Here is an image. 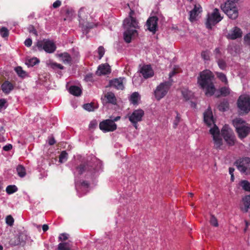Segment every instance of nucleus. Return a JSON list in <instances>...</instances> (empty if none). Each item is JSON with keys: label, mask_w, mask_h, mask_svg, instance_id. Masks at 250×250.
Segmentation results:
<instances>
[{"label": "nucleus", "mask_w": 250, "mask_h": 250, "mask_svg": "<svg viewBox=\"0 0 250 250\" xmlns=\"http://www.w3.org/2000/svg\"><path fill=\"white\" fill-rule=\"evenodd\" d=\"M228 52L232 56H236L239 53L240 48L239 46L235 44H230L228 48Z\"/></svg>", "instance_id": "nucleus-22"}, {"label": "nucleus", "mask_w": 250, "mask_h": 250, "mask_svg": "<svg viewBox=\"0 0 250 250\" xmlns=\"http://www.w3.org/2000/svg\"><path fill=\"white\" fill-rule=\"evenodd\" d=\"M18 190V188L15 185H9L6 189V192L9 194H12Z\"/></svg>", "instance_id": "nucleus-33"}, {"label": "nucleus", "mask_w": 250, "mask_h": 250, "mask_svg": "<svg viewBox=\"0 0 250 250\" xmlns=\"http://www.w3.org/2000/svg\"><path fill=\"white\" fill-rule=\"evenodd\" d=\"M81 185H82V186H84V187H88V186H89L88 183L87 181H83Z\"/></svg>", "instance_id": "nucleus-64"}, {"label": "nucleus", "mask_w": 250, "mask_h": 250, "mask_svg": "<svg viewBox=\"0 0 250 250\" xmlns=\"http://www.w3.org/2000/svg\"><path fill=\"white\" fill-rule=\"evenodd\" d=\"M182 95L184 98L186 100H189L193 96L192 93L187 89H184L182 91Z\"/></svg>", "instance_id": "nucleus-30"}, {"label": "nucleus", "mask_w": 250, "mask_h": 250, "mask_svg": "<svg viewBox=\"0 0 250 250\" xmlns=\"http://www.w3.org/2000/svg\"><path fill=\"white\" fill-rule=\"evenodd\" d=\"M79 169V173L80 174H82L83 172L86 170H91L92 168L94 169L93 166L91 165V163H87L86 164L81 165L77 167Z\"/></svg>", "instance_id": "nucleus-23"}, {"label": "nucleus", "mask_w": 250, "mask_h": 250, "mask_svg": "<svg viewBox=\"0 0 250 250\" xmlns=\"http://www.w3.org/2000/svg\"><path fill=\"white\" fill-rule=\"evenodd\" d=\"M202 11V7L200 5H195L193 10L190 12L189 20L193 22L197 20L200 14Z\"/></svg>", "instance_id": "nucleus-18"}, {"label": "nucleus", "mask_w": 250, "mask_h": 250, "mask_svg": "<svg viewBox=\"0 0 250 250\" xmlns=\"http://www.w3.org/2000/svg\"><path fill=\"white\" fill-rule=\"evenodd\" d=\"M69 155V154L66 151H62L61 152V154H60V155L59 156L63 157V156H66L67 155Z\"/></svg>", "instance_id": "nucleus-63"}, {"label": "nucleus", "mask_w": 250, "mask_h": 250, "mask_svg": "<svg viewBox=\"0 0 250 250\" xmlns=\"http://www.w3.org/2000/svg\"><path fill=\"white\" fill-rule=\"evenodd\" d=\"M61 3L62 2L60 0H57L53 3V7L54 8H57L61 6Z\"/></svg>", "instance_id": "nucleus-54"}, {"label": "nucleus", "mask_w": 250, "mask_h": 250, "mask_svg": "<svg viewBox=\"0 0 250 250\" xmlns=\"http://www.w3.org/2000/svg\"><path fill=\"white\" fill-rule=\"evenodd\" d=\"M69 92L74 96H79L81 94L82 90L79 87L73 85L69 87Z\"/></svg>", "instance_id": "nucleus-25"}, {"label": "nucleus", "mask_w": 250, "mask_h": 250, "mask_svg": "<svg viewBox=\"0 0 250 250\" xmlns=\"http://www.w3.org/2000/svg\"><path fill=\"white\" fill-rule=\"evenodd\" d=\"M67 157H58V163L59 165L62 164L67 161Z\"/></svg>", "instance_id": "nucleus-57"}, {"label": "nucleus", "mask_w": 250, "mask_h": 250, "mask_svg": "<svg viewBox=\"0 0 250 250\" xmlns=\"http://www.w3.org/2000/svg\"><path fill=\"white\" fill-rule=\"evenodd\" d=\"M157 21L158 19L156 17L149 18L146 21L147 29L154 33L157 28Z\"/></svg>", "instance_id": "nucleus-17"}, {"label": "nucleus", "mask_w": 250, "mask_h": 250, "mask_svg": "<svg viewBox=\"0 0 250 250\" xmlns=\"http://www.w3.org/2000/svg\"><path fill=\"white\" fill-rule=\"evenodd\" d=\"M28 30L30 32L33 33L34 34L36 35V31L32 26H30L28 28Z\"/></svg>", "instance_id": "nucleus-61"}, {"label": "nucleus", "mask_w": 250, "mask_h": 250, "mask_svg": "<svg viewBox=\"0 0 250 250\" xmlns=\"http://www.w3.org/2000/svg\"><path fill=\"white\" fill-rule=\"evenodd\" d=\"M85 80L86 81H92L93 80L92 75H87L85 78Z\"/></svg>", "instance_id": "nucleus-60"}, {"label": "nucleus", "mask_w": 250, "mask_h": 250, "mask_svg": "<svg viewBox=\"0 0 250 250\" xmlns=\"http://www.w3.org/2000/svg\"><path fill=\"white\" fill-rule=\"evenodd\" d=\"M99 54V59H101L104 54L105 50L103 46H100L97 50Z\"/></svg>", "instance_id": "nucleus-46"}, {"label": "nucleus", "mask_w": 250, "mask_h": 250, "mask_svg": "<svg viewBox=\"0 0 250 250\" xmlns=\"http://www.w3.org/2000/svg\"><path fill=\"white\" fill-rule=\"evenodd\" d=\"M110 66L107 63H104L100 65L96 71V74L101 76L102 75H106L110 72Z\"/></svg>", "instance_id": "nucleus-20"}, {"label": "nucleus", "mask_w": 250, "mask_h": 250, "mask_svg": "<svg viewBox=\"0 0 250 250\" xmlns=\"http://www.w3.org/2000/svg\"><path fill=\"white\" fill-rule=\"evenodd\" d=\"M12 146L11 145L8 144L7 145L5 146L3 148L5 151H8L12 148Z\"/></svg>", "instance_id": "nucleus-58"}, {"label": "nucleus", "mask_w": 250, "mask_h": 250, "mask_svg": "<svg viewBox=\"0 0 250 250\" xmlns=\"http://www.w3.org/2000/svg\"><path fill=\"white\" fill-rule=\"evenodd\" d=\"M214 76L212 72L206 70L200 73L198 78V83L201 87L205 90L207 96H212L215 93L216 89L213 83Z\"/></svg>", "instance_id": "nucleus-2"}, {"label": "nucleus", "mask_w": 250, "mask_h": 250, "mask_svg": "<svg viewBox=\"0 0 250 250\" xmlns=\"http://www.w3.org/2000/svg\"><path fill=\"white\" fill-rule=\"evenodd\" d=\"M201 55L204 60L208 61L209 59V53L207 51L203 52Z\"/></svg>", "instance_id": "nucleus-53"}, {"label": "nucleus", "mask_w": 250, "mask_h": 250, "mask_svg": "<svg viewBox=\"0 0 250 250\" xmlns=\"http://www.w3.org/2000/svg\"><path fill=\"white\" fill-rule=\"evenodd\" d=\"M204 119L205 123L210 127L209 132L213 137L215 145L217 147L220 146L222 144V139L218 127L214 124L212 113L210 108L204 112Z\"/></svg>", "instance_id": "nucleus-3"}, {"label": "nucleus", "mask_w": 250, "mask_h": 250, "mask_svg": "<svg viewBox=\"0 0 250 250\" xmlns=\"http://www.w3.org/2000/svg\"><path fill=\"white\" fill-rule=\"evenodd\" d=\"M171 83L169 82H165L160 83L157 86L154 91V95L156 99L160 101L168 93Z\"/></svg>", "instance_id": "nucleus-7"}, {"label": "nucleus", "mask_w": 250, "mask_h": 250, "mask_svg": "<svg viewBox=\"0 0 250 250\" xmlns=\"http://www.w3.org/2000/svg\"><path fill=\"white\" fill-rule=\"evenodd\" d=\"M47 141L50 146L54 145L56 143V141L52 136H49Z\"/></svg>", "instance_id": "nucleus-52"}, {"label": "nucleus", "mask_w": 250, "mask_h": 250, "mask_svg": "<svg viewBox=\"0 0 250 250\" xmlns=\"http://www.w3.org/2000/svg\"><path fill=\"white\" fill-rule=\"evenodd\" d=\"M60 58L64 63L69 64L71 62V58L67 53H63L59 55Z\"/></svg>", "instance_id": "nucleus-26"}, {"label": "nucleus", "mask_w": 250, "mask_h": 250, "mask_svg": "<svg viewBox=\"0 0 250 250\" xmlns=\"http://www.w3.org/2000/svg\"><path fill=\"white\" fill-rule=\"evenodd\" d=\"M83 107L85 110L88 111H92L94 110L93 106L91 104H84L83 105Z\"/></svg>", "instance_id": "nucleus-49"}, {"label": "nucleus", "mask_w": 250, "mask_h": 250, "mask_svg": "<svg viewBox=\"0 0 250 250\" xmlns=\"http://www.w3.org/2000/svg\"><path fill=\"white\" fill-rule=\"evenodd\" d=\"M233 124L240 138L246 137L250 132V125L241 118L233 120Z\"/></svg>", "instance_id": "nucleus-4"}, {"label": "nucleus", "mask_w": 250, "mask_h": 250, "mask_svg": "<svg viewBox=\"0 0 250 250\" xmlns=\"http://www.w3.org/2000/svg\"><path fill=\"white\" fill-rule=\"evenodd\" d=\"M133 13V11L131 10L129 13V17L125 19L123 22L125 29L124 38L127 43L130 42L132 39L137 36V29L139 27L136 19L132 17Z\"/></svg>", "instance_id": "nucleus-1"}, {"label": "nucleus", "mask_w": 250, "mask_h": 250, "mask_svg": "<svg viewBox=\"0 0 250 250\" xmlns=\"http://www.w3.org/2000/svg\"><path fill=\"white\" fill-rule=\"evenodd\" d=\"M32 41L30 38L27 39L24 42L25 45L27 47H30L32 45Z\"/></svg>", "instance_id": "nucleus-56"}, {"label": "nucleus", "mask_w": 250, "mask_h": 250, "mask_svg": "<svg viewBox=\"0 0 250 250\" xmlns=\"http://www.w3.org/2000/svg\"><path fill=\"white\" fill-rule=\"evenodd\" d=\"M217 63L219 68L222 70L225 69L227 66L226 62L220 58L217 59Z\"/></svg>", "instance_id": "nucleus-38"}, {"label": "nucleus", "mask_w": 250, "mask_h": 250, "mask_svg": "<svg viewBox=\"0 0 250 250\" xmlns=\"http://www.w3.org/2000/svg\"><path fill=\"white\" fill-rule=\"evenodd\" d=\"M125 81L124 78H119L113 79L110 81V85L119 90H123L124 88V83Z\"/></svg>", "instance_id": "nucleus-16"}, {"label": "nucleus", "mask_w": 250, "mask_h": 250, "mask_svg": "<svg viewBox=\"0 0 250 250\" xmlns=\"http://www.w3.org/2000/svg\"><path fill=\"white\" fill-rule=\"evenodd\" d=\"M176 116L173 121V127L176 128L180 121L181 117L180 114L176 112Z\"/></svg>", "instance_id": "nucleus-44"}, {"label": "nucleus", "mask_w": 250, "mask_h": 250, "mask_svg": "<svg viewBox=\"0 0 250 250\" xmlns=\"http://www.w3.org/2000/svg\"><path fill=\"white\" fill-rule=\"evenodd\" d=\"M78 16L80 24L82 26L83 28L85 29L93 27V25H90L89 23L85 21V20L88 16V12L85 8H82L80 9Z\"/></svg>", "instance_id": "nucleus-14"}, {"label": "nucleus", "mask_w": 250, "mask_h": 250, "mask_svg": "<svg viewBox=\"0 0 250 250\" xmlns=\"http://www.w3.org/2000/svg\"><path fill=\"white\" fill-rule=\"evenodd\" d=\"M61 241L66 240L67 239V234L66 233H62L59 237Z\"/></svg>", "instance_id": "nucleus-55"}, {"label": "nucleus", "mask_w": 250, "mask_h": 250, "mask_svg": "<svg viewBox=\"0 0 250 250\" xmlns=\"http://www.w3.org/2000/svg\"><path fill=\"white\" fill-rule=\"evenodd\" d=\"M210 223L214 227H218V223L216 218L213 215H211L210 219Z\"/></svg>", "instance_id": "nucleus-41"}, {"label": "nucleus", "mask_w": 250, "mask_h": 250, "mask_svg": "<svg viewBox=\"0 0 250 250\" xmlns=\"http://www.w3.org/2000/svg\"><path fill=\"white\" fill-rule=\"evenodd\" d=\"M222 19L218 9H214L213 11L211 13L208 14L206 25L207 28L211 29L212 26L219 22Z\"/></svg>", "instance_id": "nucleus-10"}, {"label": "nucleus", "mask_w": 250, "mask_h": 250, "mask_svg": "<svg viewBox=\"0 0 250 250\" xmlns=\"http://www.w3.org/2000/svg\"><path fill=\"white\" fill-rule=\"evenodd\" d=\"M10 243L11 245L16 246L21 244V241L20 240V237L15 236L10 240Z\"/></svg>", "instance_id": "nucleus-35"}, {"label": "nucleus", "mask_w": 250, "mask_h": 250, "mask_svg": "<svg viewBox=\"0 0 250 250\" xmlns=\"http://www.w3.org/2000/svg\"><path fill=\"white\" fill-rule=\"evenodd\" d=\"M242 34V31L240 28L234 26L228 31L226 37L228 39L234 40L241 38Z\"/></svg>", "instance_id": "nucleus-15"}, {"label": "nucleus", "mask_w": 250, "mask_h": 250, "mask_svg": "<svg viewBox=\"0 0 250 250\" xmlns=\"http://www.w3.org/2000/svg\"><path fill=\"white\" fill-rule=\"evenodd\" d=\"M36 46L39 50H44L46 52L51 53L55 51L56 47L54 43L48 40L38 41L36 43Z\"/></svg>", "instance_id": "nucleus-8"}, {"label": "nucleus", "mask_w": 250, "mask_h": 250, "mask_svg": "<svg viewBox=\"0 0 250 250\" xmlns=\"http://www.w3.org/2000/svg\"><path fill=\"white\" fill-rule=\"evenodd\" d=\"M15 70L19 76L21 77H25L26 76V72L23 71L21 67L18 66L15 68Z\"/></svg>", "instance_id": "nucleus-34"}, {"label": "nucleus", "mask_w": 250, "mask_h": 250, "mask_svg": "<svg viewBox=\"0 0 250 250\" xmlns=\"http://www.w3.org/2000/svg\"><path fill=\"white\" fill-rule=\"evenodd\" d=\"M39 60L36 58H33L26 61L25 63L28 66H33L39 62Z\"/></svg>", "instance_id": "nucleus-32"}, {"label": "nucleus", "mask_w": 250, "mask_h": 250, "mask_svg": "<svg viewBox=\"0 0 250 250\" xmlns=\"http://www.w3.org/2000/svg\"><path fill=\"white\" fill-rule=\"evenodd\" d=\"M140 72L145 79L152 77L154 72L150 65H144L141 68Z\"/></svg>", "instance_id": "nucleus-19"}, {"label": "nucleus", "mask_w": 250, "mask_h": 250, "mask_svg": "<svg viewBox=\"0 0 250 250\" xmlns=\"http://www.w3.org/2000/svg\"><path fill=\"white\" fill-rule=\"evenodd\" d=\"M244 207L241 208V210L244 212H247L250 206V194L243 198Z\"/></svg>", "instance_id": "nucleus-24"}, {"label": "nucleus", "mask_w": 250, "mask_h": 250, "mask_svg": "<svg viewBox=\"0 0 250 250\" xmlns=\"http://www.w3.org/2000/svg\"><path fill=\"white\" fill-rule=\"evenodd\" d=\"M50 66L52 68H59L60 69H62L63 68V67L62 65L59 63H57L56 62H52L50 63Z\"/></svg>", "instance_id": "nucleus-50"}, {"label": "nucleus", "mask_w": 250, "mask_h": 250, "mask_svg": "<svg viewBox=\"0 0 250 250\" xmlns=\"http://www.w3.org/2000/svg\"><path fill=\"white\" fill-rule=\"evenodd\" d=\"M14 88L13 85L8 81H5L1 85L2 91L5 94H9Z\"/></svg>", "instance_id": "nucleus-21"}, {"label": "nucleus", "mask_w": 250, "mask_h": 250, "mask_svg": "<svg viewBox=\"0 0 250 250\" xmlns=\"http://www.w3.org/2000/svg\"><path fill=\"white\" fill-rule=\"evenodd\" d=\"M240 185L243 189L246 191H250V183L247 180H242L240 183Z\"/></svg>", "instance_id": "nucleus-31"}, {"label": "nucleus", "mask_w": 250, "mask_h": 250, "mask_svg": "<svg viewBox=\"0 0 250 250\" xmlns=\"http://www.w3.org/2000/svg\"><path fill=\"white\" fill-rule=\"evenodd\" d=\"M42 228L43 231L44 232H45L48 229L49 227L47 225L44 224L42 226Z\"/></svg>", "instance_id": "nucleus-62"}, {"label": "nucleus", "mask_w": 250, "mask_h": 250, "mask_svg": "<svg viewBox=\"0 0 250 250\" xmlns=\"http://www.w3.org/2000/svg\"><path fill=\"white\" fill-rule=\"evenodd\" d=\"M144 116V111L142 109H138L134 110L133 112L128 116L130 122L133 124L134 126L137 128V123L142 120Z\"/></svg>", "instance_id": "nucleus-12"}, {"label": "nucleus", "mask_w": 250, "mask_h": 250, "mask_svg": "<svg viewBox=\"0 0 250 250\" xmlns=\"http://www.w3.org/2000/svg\"><path fill=\"white\" fill-rule=\"evenodd\" d=\"M221 133L224 140L229 146L234 144L235 138L232 130L228 125H225L222 129Z\"/></svg>", "instance_id": "nucleus-11"}, {"label": "nucleus", "mask_w": 250, "mask_h": 250, "mask_svg": "<svg viewBox=\"0 0 250 250\" xmlns=\"http://www.w3.org/2000/svg\"><path fill=\"white\" fill-rule=\"evenodd\" d=\"M6 100L4 99H1L0 100V111H1L6 108Z\"/></svg>", "instance_id": "nucleus-45"}, {"label": "nucleus", "mask_w": 250, "mask_h": 250, "mask_svg": "<svg viewBox=\"0 0 250 250\" xmlns=\"http://www.w3.org/2000/svg\"><path fill=\"white\" fill-rule=\"evenodd\" d=\"M0 33L1 36L4 38L6 37L9 35L8 30L5 27H2L0 30Z\"/></svg>", "instance_id": "nucleus-42"}, {"label": "nucleus", "mask_w": 250, "mask_h": 250, "mask_svg": "<svg viewBox=\"0 0 250 250\" xmlns=\"http://www.w3.org/2000/svg\"><path fill=\"white\" fill-rule=\"evenodd\" d=\"M214 54L215 56V57L217 59H220L221 56H222V51L221 49L220 48H216L214 50Z\"/></svg>", "instance_id": "nucleus-48"}, {"label": "nucleus", "mask_w": 250, "mask_h": 250, "mask_svg": "<svg viewBox=\"0 0 250 250\" xmlns=\"http://www.w3.org/2000/svg\"><path fill=\"white\" fill-rule=\"evenodd\" d=\"M105 97L107 100L108 103L112 104H115L116 99L115 95L112 92H108L105 95Z\"/></svg>", "instance_id": "nucleus-27"}, {"label": "nucleus", "mask_w": 250, "mask_h": 250, "mask_svg": "<svg viewBox=\"0 0 250 250\" xmlns=\"http://www.w3.org/2000/svg\"><path fill=\"white\" fill-rule=\"evenodd\" d=\"M121 119L120 116L113 117L110 116L109 119L104 120L99 124V128L103 132H113L117 127L115 122H117Z\"/></svg>", "instance_id": "nucleus-5"}, {"label": "nucleus", "mask_w": 250, "mask_h": 250, "mask_svg": "<svg viewBox=\"0 0 250 250\" xmlns=\"http://www.w3.org/2000/svg\"><path fill=\"white\" fill-rule=\"evenodd\" d=\"M58 157H53L51 160V162L53 164H55L58 165H59V163H58L59 160H58Z\"/></svg>", "instance_id": "nucleus-59"}, {"label": "nucleus", "mask_w": 250, "mask_h": 250, "mask_svg": "<svg viewBox=\"0 0 250 250\" xmlns=\"http://www.w3.org/2000/svg\"><path fill=\"white\" fill-rule=\"evenodd\" d=\"M243 41L245 44L250 46V32L244 35Z\"/></svg>", "instance_id": "nucleus-39"}, {"label": "nucleus", "mask_w": 250, "mask_h": 250, "mask_svg": "<svg viewBox=\"0 0 250 250\" xmlns=\"http://www.w3.org/2000/svg\"><path fill=\"white\" fill-rule=\"evenodd\" d=\"M140 99V97L138 92H134L130 96V100L134 104H137L138 101Z\"/></svg>", "instance_id": "nucleus-29"}, {"label": "nucleus", "mask_w": 250, "mask_h": 250, "mask_svg": "<svg viewBox=\"0 0 250 250\" xmlns=\"http://www.w3.org/2000/svg\"><path fill=\"white\" fill-rule=\"evenodd\" d=\"M217 77L225 83H228V80L226 75L221 72H216Z\"/></svg>", "instance_id": "nucleus-36"}, {"label": "nucleus", "mask_w": 250, "mask_h": 250, "mask_svg": "<svg viewBox=\"0 0 250 250\" xmlns=\"http://www.w3.org/2000/svg\"><path fill=\"white\" fill-rule=\"evenodd\" d=\"M228 107V104L227 102L222 103L219 105V109L221 111H225Z\"/></svg>", "instance_id": "nucleus-47"}, {"label": "nucleus", "mask_w": 250, "mask_h": 250, "mask_svg": "<svg viewBox=\"0 0 250 250\" xmlns=\"http://www.w3.org/2000/svg\"><path fill=\"white\" fill-rule=\"evenodd\" d=\"M237 105L242 113H248L250 111V96L246 94L241 95L238 99Z\"/></svg>", "instance_id": "nucleus-9"}, {"label": "nucleus", "mask_w": 250, "mask_h": 250, "mask_svg": "<svg viewBox=\"0 0 250 250\" xmlns=\"http://www.w3.org/2000/svg\"><path fill=\"white\" fill-rule=\"evenodd\" d=\"M17 171L18 175L21 177H23L26 175L25 169L24 167L21 165H19L17 166Z\"/></svg>", "instance_id": "nucleus-28"}, {"label": "nucleus", "mask_w": 250, "mask_h": 250, "mask_svg": "<svg viewBox=\"0 0 250 250\" xmlns=\"http://www.w3.org/2000/svg\"><path fill=\"white\" fill-rule=\"evenodd\" d=\"M58 250H70L67 246V243H61L58 245Z\"/></svg>", "instance_id": "nucleus-40"}, {"label": "nucleus", "mask_w": 250, "mask_h": 250, "mask_svg": "<svg viewBox=\"0 0 250 250\" xmlns=\"http://www.w3.org/2000/svg\"><path fill=\"white\" fill-rule=\"evenodd\" d=\"M14 221V218L11 215H9L6 217V223L9 226H12L13 225Z\"/></svg>", "instance_id": "nucleus-43"}, {"label": "nucleus", "mask_w": 250, "mask_h": 250, "mask_svg": "<svg viewBox=\"0 0 250 250\" xmlns=\"http://www.w3.org/2000/svg\"><path fill=\"white\" fill-rule=\"evenodd\" d=\"M234 165L241 172H245L247 170L250 171V157H242L237 160Z\"/></svg>", "instance_id": "nucleus-13"}, {"label": "nucleus", "mask_w": 250, "mask_h": 250, "mask_svg": "<svg viewBox=\"0 0 250 250\" xmlns=\"http://www.w3.org/2000/svg\"><path fill=\"white\" fill-rule=\"evenodd\" d=\"M220 92L221 95L226 96L229 94L230 90L228 87L225 86L220 89Z\"/></svg>", "instance_id": "nucleus-37"}, {"label": "nucleus", "mask_w": 250, "mask_h": 250, "mask_svg": "<svg viewBox=\"0 0 250 250\" xmlns=\"http://www.w3.org/2000/svg\"><path fill=\"white\" fill-rule=\"evenodd\" d=\"M97 125V122L95 120L91 121L89 125V128L90 129H94Z\"/></svg>", "instance_id": "nucleus-51"}, {"label": "nucleus", "mask_w": 250, "mask_h": 250, "mask_svg": "<svg viewBox=\"0 0 250 250\" xmlns=\"http://www.w3.org/2000/svg\"><path fill=\"white\" fill-rule=\"evenodd\" d=\"M223 11L231 19H236L239 15V12L236 4L225 2L221 5Z\"/></svg>", "instance_id": "nucleus-6"}]
</instances>
